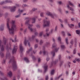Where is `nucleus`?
Instances as JSON below:
<instances>
[{
    "label": "nucleus",
    "instance_id": "nucleus-1",
    "mask_svg": "<svg viewBox=\"0 0 80 80\" xmlns=\"http://www.w3.org/2000/svg\"><path fill=\"white\" fill-rule=\"evenodd\" d=\"M11 23L12 24V26L11 28L10 27L8 28L9 31L10 35H13L14 34V31L16 29V26L14 24L15 23V21L12 20Z\"/></svg>",
    "mask_w": 80,
    "mask_h": 80
},
{
    "label": "nucleus",
    "instance_id": "nucleus-2",
    "mask_svg": "<svg viewBox=\"0 0 80 80\" xmlns=\"http://www.w3.org/2000/svg\"><path fill=\"white\" fill-rule=\"evenodd\" d=\"M25 20H26L25 22V24L27 25L28 26V28L31 31L33 32V29L32 28H30V27H33V24H30V22L32 20V18L30 17H27L25 18Z\"/></svg>",
    "mask_w": 80,
    "mask_h": 80
},
{
    "label": "nucleus",
    "instance_id": "nucleus-3",
    "mask_svg": "<svg viewBox=\"0 0 80 80\" xmlns=\"http://www.w3.org/2000/svg\"><path fill=\"white\" fill-rule=\"evenodd\" d=\"M12 62H13L12 63V70L13 71H15L17 69V65H16V62L15 61V59L13 57H12V59H10L9 63H11Z\"/></svg>",
    "mask_w": 80,
    "mask_h": 80
},
{
    "label": "nucleus",
    "instance_id": "nucleus-4",
    "mask_svg": "<svg viewBox=\"0 0 80 80\" xmlns=\"http://www.w3.org/2000/svg\"><path fill=\"white\" fill-rule=\"evenodd\" d=\"M2 41L0 40V47L1 48V51H0V55L1 56V58L3 57L4 54L3 53V52L4 51V47L3 45H1Z\"/></svg>",
    "mask_w": 80,
    "mask_h": 80
},
{
    "label": "nucleus",
    "instance_id": "nucleus-5",
    "mask_svg": "<svg viewBox=\"0 0 80 80\" xmlns=\"http://www.w3.org/2000/svg\"><path fill=\"white\" fill-rule=\"evenodd\" d=\"M46 14L49 16H50V17H52V18H55V17L56 18L57 17V15L55 14H52L49 12H47V13H46Z\"/></svg>",
    "mask_w": 80,
    "mask_h": 80
},
{
    "label": "nucleus",
    "instance_id": "nucleus-6",
    "mask_svg": "<svg viewBox=\"0 0 80 80\" xmlns=\"http://www.w3.org/2000/svg\"><path fill=\"white\" fill-rule=\"evenodd\" d=\"M7 52L6 53V56L7 58H10V57H11V55L10 54V53L9 52V49H8V47H7Z\"/></svg>",
    "mask_w": 80,
    "mask_h": 80
},
{
    "label": "nucleus",
    "instance_id": "nucleus-7",
    "mask_svg": "<svg viewBox=\"0 0 80 80\" xmlns=\"http://www.w3.org/2000/svg\"><path fill=\"white\" fill-rule=\"evenodd\" d=\"M50 24V22L49 21H47L46 20H44V24H43V26L44 27H48V26H49V25Z\"/></svg>",
    "mask_w": 80,
    "mask_h": 80
},
{
    "label": "nucleus",
    "instance_id": "nucleus-8",
    "mask_svg": "<svg viewBox=\"0 0 80 80\" xmlns=\"http://www.w3.org/2000/svg\"><path fill=\"white\" fill-rule=\"evenodd\" d=\"M18 48V47H17V46H16L15 45H14V47L12 51V53L13 54H14V53H15L17 52V50Z\"/></svg>",
    "mask_w": 80,
    "mask_h": 80
},
{
    "label": "nucleus",
    "instance_id": "nucleus-9",
    "mask_svg": "<svg viewBox=\"0 0 80 80\" xmlns=\"http://www.w3.org/2000/svg\"><path fill=\"white\" fill-rule=\"evenodd\" d=\"M48 65L47 64V63H46L44 64V71L43 72L44 73H45L47 72V70H48Z\"/></svg>",
    "mask_w": 80,
    "mask_h": 80
},
{
    "label": "nucleus",
    "instance_id": "nucleus-10",
    "mask_svg": "<svg viewBox=\"0 0 80 80\" xmlns=\"http://www.w3.org/2000/svg\"><path fill=\"white\" fill-rule=\"evenodd\" d=\"M19 49L20 52H21V55H22L23 50H24V48L23 47L22 44H20L19 46Z\"/></svg>",
    "mask_w": 80,
    "mask_h": 80
},
{
    "label": "nucleus",
    "instance_id": "nucleus-11",
    "mask_svg": "<svg viewBox=\"0 0 80 80\" xmlns=\"http://www.w3.org/2000/svg\"><path fill=\"white\" fill-rule=\"evenodd\" d=\"M58 51V50H57V49L55 48L54 49V50H53L51 52V54H52L53 57H55V52H57Z\"/></svg>",
    "mask_w": 80,
    "mask_h": 80
},
{
    "label": "nucleus",
    "instance_id": "nucleus-12",
    "mask_svg": "<svg viewBox=\"0 0 80 80\" xmlns=\"http://www.w3.org/2000/svg\"><path fill=\"white\" fill-rule=\"evenodd\" d=\"M23 12V10H20V9H18V12L19 13L18 15H17L15 16V17L16 18H18V17H20V14L22 13V12Z\"/></svg>",
    "mask_w": 80,
    "mask_h": 80
},
{
    "label": "nucleus",
    "instance_id": "nucleus-13",
    "mask_svg": "<svg viewBox=\"0 0 80 80\" xmlns=\"http://www.w3.org/2000/svg\"><path fill=\"white\" fill-rule=\"evenodd\" d=\"M28 43V45L30 47V42H28V41L26 39H25L24 40V45L25 46H26L27 43Z\"/></svg>",
    "mask_w": 80,
    "mask_h": 80
},
{
    "label": "nucleus",
    "instance_id": "nucleus-14",
    "mask_svg": "<svg viewBox=\"0 0 80 80\" xmlns=\"http://www.w3.org/2000/svg\"><path fill=\"white\" fill-rule=\"evenodd\" d=\"M58 59H56L55 61V62L52 61V62H51L52 65H55V64H57V63H58Z\"/></svg>",
    "mask_w": 80,
    "mask_h": 80
},
{
    "label": "nucleus",
    "instance_id": "nucleus-15",
    "mask_svg": "<svg viewBox=\"0 0 80 80\" xmlns=\"http://www.w3.org/2000/svg\"><path fill=\"white\" fill-rule=\"evenodd\" d=\"M16 8V7L15 6H14L13 7L10 8V10L11 12H13L15 11V9Z\"/></svg>",
    "mask_w": 80,
    "mask_h": 80
},
{
    "label": "nucleus",
    "instance_id": "nucleus-16",
    "mask_svg": "<svg viewBox=\"0 0 80 80\" xmlns=\"http://www.w3.org/2000/svg\"><path fill=\"white\" fill-rule=\"evenodd\" d=\"M3 43H4V44L5 45V44H6V43H7V39L5 38V37H3Z\"/></svg>",
    "mask_w": 80,
    "mask_h": 80
},
{
    "label": "nucleus",
    "instance_id": "nucleus-17",
    "mask_svg": "<svg viewBox=\"0 0 80 80\" xmlns=\"http://www.w3.org/2000/svg\"><path fill=\"white\" fill-rule=\"evenodd\" d=\"M10 20V18H8L7 19V28H9V20Z\"/></svg>",
    "mask_w": 80,
    "mask_h": 80
},
{
    "label": "nucleus",
    "instance_id": "nucleus-18",
    "mask_svg": "<svg viewBox=\"0 0 80 80\" xmlns=\"http://www.w3.org/2000/svg\"><path fill=\"white\" fill-rule=\"evenodd\" d=\"M61 49H65L66 48L65 46V45H63V44H61Z\"/></svg>",
    "mask_w": 80,
    "mask_h": 80
},
{
    "label": "nucleus",
    "instance_id": "nucleus-19",
    "mask_svg": "<svg viewBox=\"0 0 80 80\" xmlns=\"http://www.w3.org/2000/svg\"><path fill=\"white\" fill-rule=\"evenodd\" d=\"M4 24H2L0 27L1 31H3L4 30Z\"/></svg>",
    "mask_w": 80,
    "mask_h": 80
},
{
    "label": "nucleus",
    "instance_id": "nucleus-20",
    "mask_svg": "<svg viewBox=\"0 0 80 80\" xmlns=\"http://www.w3.org/2000/svg\"><path fill=\"white\" fill-rule=\"evenodd\" d=\"M42 53L44 55H48V52H46L45 50H43V51H42Z\"/></svg>",
    "mask_w": 80,
    "mask_h": 80
},
{
    "label": "nucleus",
    "instance_id": "nucleus-21",
    "mask_svg": "<svg viewBox=\"0 0 80 80\" xmlns=\"http://www.w3.org/2000/svg\"><path fill=\"white\" fill-rule=\"evenodd\" d=\"M32 50V48H30V49H29L28 51H27V54H29V53L31 52Z\"/></svg>",
    "mask_w": 80,
    "mask_h": 80
},
{
    "label": "nucleus",
    "instance_id": "nucleus-22",
    "mask_svg": "<svg viewBox=\"0 0 80 80\" xmlns=\"http://www.w3.org/2000/svg\"><path fill=\"white\" fill-rule=\"evenodd\" d=\"M61 37H59L58 38V40H59V41H60V43L61 44H64V43L63 42H61Z\"/></svg>",
    "mask_w": 80,
    "mask_h": 80
},
{
    "label": "nucleus",
    "instance_id": "nucleus-23",
    "mask_svg": "<svg viewBox=\"0 0 80 80\" xmlns=\"http://www.w3.org/2000/svg\"><path fill=\"white\" fill-rule=\"evenodd\" d=\"M8 75L10 77H11L12 76V72L11 71H9L8 73Z\"/></svg>",
    "mask_w": 80,
    "mask_h": 80
},
{
    "label": "nucleus",
    "instance_id": "nucleus-24",
    "mask_svg": "<svg viewBox=\"0 0 80 80\" xmlns=\"http://www.w3.org/2000/svg\"><path fill=\"white\" fill-rule=\"evenodd\" d=\"M15 40L14 41L12 39H11V40H12V42H17V36H16L15 37Z\"/></svg>",
    "mask_w": 80,
    "mask_h": 80
},
{
    "label": "nucleus",
    "instance_id": "nucleus-25",
    "mask_svg": "<svg viewBox=\"0 0 80 80\" xmlns=\"http://www.w3.org/2000/svg\"><path fill=\"white\" fill-rule=\"evenodd\" d=\"M32 23H34L35 22V18H32Z\"/></svg>",
    "mask_w": 80,
    "mask_h": 80
},
{
    "label": "nucleus",
    "instance_id": "nucleus-26",
    "mask_svg": "<svg viewBox=\"0 0 80 80\" xmlns=\"http://www.w3.org/2000/svg\"><path fill=\"white\" fill-rule=\"evenodd\" d=\"M5 2V3H12V1L11 0H6Z\"/></svg>",
    "mask_w": 80,
    "mask_h": 80
},
{
    "label": "nucleus",
    "instance_id": "nucleus-27",
    "mask_svg": "<svg viewBox=\"0 0 80 80\" xmlns=\"http://www.w3.org/2000/svg\"><path fill=\"white\" fill-rule=\"evenodd\" d=\"M70 10L71 11H72V12H71V13H72L73 14H74V13H75L74 12V9H73V8H71Z\"/></svg>",
    "mask_w": 80,
    "mask_h": 80
},
{
    "label": "nucleus",
    "instance_id": "nucleus-28",
    "mask_svg": "<svg viewBox=\"0 0 80 80\" xmlns=\"http://www.w3.org/2000/svg\"><path fill=\"white\" fill-rule=\"evenodd\" d=\"M24 60L26 61V62H29V60L28 59V58H24Z\"/></svg>",
    "mask_w": 80,
    "mask_h": 80
},
{
    "label": "nucleus",
    "instance_id": "nucleus-29",
    "mask_svg": "<svg viewBox=\"0 0 80 80\" xmlns=\"http://www.w3.org/2000/svg\"><path fill=\"white\" fill-rule=\"evenodd\" d=\"M74 43V42L73 41V39L71 40L70 42L71 45H73Z\"/></svg>",
    "mask_w": 80,
    "mask_h": 80
},
{
    "label": "nucleus",
    "instance_id": "nucleus-30",
    "mask_svg": "<svg viewBox=\"0 0 80 80\" xmlns=\"http://www.w3.org/2000/svg\"><path fill=\"white\" fill-rule=\"evenodd\" d=\"M54 73H55V70H52L51 72V75H54Z\"/></svg>",
    "mask_w": 80,
    "mask_h": 80
},
{
    "label": "nucleus",
    "instance_id": "nucleus-31",
    "mask_svg": "<svg viewBox=\"0 0 80 80\" xmlns=\"http://www.w3.org/2000/svg\"><path fill=\"white\" fill-rule=\"evenodd\" d=\"M77 41L76 40H75V43H74L75 47H77Z\"/></svg>",
    "mask_w": 80,
    "mask_h": 80
},
{
    "label": "nucleus",
    "instance_id": "nucleus-32",
    "mask_svg": "<svg viewBox=\"0 0 80 80\" xmlns=\"http://www.w3.org/2000/svg\"><path fill=\"white\" fill-rule=\"evenodd\" d=\"M68 38H66L65 39V40H66V43L67 44V45H68L69 43H68Z\"/></svg>",
    "mask_w": 80,
    "mask_h": 80
},
{
    "label": "nucleus",
    "instance_id": "nucleus-33",
    "mask_svg": "<svg viewBox=\"0 0 80 80\" xmlns=\"http://www.w3.org/2000/svg\"><path fill=\"white\" fill-rule=\"evenodd\" d=\"M52 46L53 48H54V47H55L57 46V44H56L55 42H54V43L53 44Z\"/></svg>",
    "mask_w": 80,
    "mask_h": 80
},
{
    "label": "nucleus",
    "instance_id": "nucleus-34",
    "mask_svg": "<svg viewBox=\"0 0 80 80\" xmlns=\"http://www.w3.org/2000/svg\"><path fill=\"white\" fill-rule=\"evenodd\" d=\"M43 43V40H41L40 41L39 44L42 45Z\"/></svg>",
    "mask_w": 80,
    "mask_h": 80
},
{
    "label": "nucleus",
    "instance_id": "nucleus-35",
    "mask_svg": "<svg viewBox=\"0 0 80 80\" xmlns=\"http://www.w3.org/2000/svg\"><path fill=\"white\" fill-rule=\"evenodd\" d=\"M43 32L42 31L40 32L39 33V36L42 37V35H43Z\"/></svg>",
    "mask_w": 80,
    "mask_h": 80
},
{
    "label": "nucleus",
    "instance_id": "nucleus-36",
    "mask_svg": "<svg viewBox=\"0 0 80 80\" xmlns=\"http://www.w3.org/2000/svg\"><path fill=\"white\" fill-rule=\"evenodd\" d=\"M76 32L77 34H80V32L79 30H76Z\"/></svg>",
    "mask_w": 80,
    "mask_h": 80
},
{
    "label": "nucleus",
    "instance_id": "nucleus-37",
    "mask_svg": "<svg viewBox=\"0 0 80 80\" xmlns=\"http://www.w3.org/2000/svg\"><path fill=\"white\" fill-rule=\"evenodd\" d=\"M32 40H35V36L34 35H32Z\"/></svg>",
    "mask_w": 80,
    "mask_h": 80
},
{
    "label": "nucleus",
    "instance_id": "nucleus-38",
    "mask_svg": "<svg viewBox=\"0 0 80 80\" xmlns=\"http://www.w3.org/2000/svg\"><path fill=\"white\" fill-rule=\"evenodd\" d=\"M62 35H63V37H65V32L62 31Z\"/></svg>",
    "mask_w": 80,
    "mask_h": 80
},
{
    "label": "nucleus",
    "instance_id": "nucleus-39",
    "mask_svg": "<svg viewBox=\"0 0 80 80\" xmlns=\"http://www.w3.org/2000/svg\"><path fill=\"white\" fill-rule=\"evenodd\" d=\"M38 28H40V25L39 24H38L36 26Z\"/></svg>",
    "mask_w": 80,
    "mask_h": 80
},
{
    "label": "nucleus",
    "instance_id": "nucleus-40",
    "mask_svg": "<svg viewBox=\"0 0 80 80\" xmlns=\"http://www.w3.org/2000/svg\"><path fill=\"white\" fill-rule=\"evenodd\" d=\"M32 10L33 12H35L36 10H37V8H33Z\"/></svg>",
    "mask_w": 80,
    "mask_h": 80
},
{
    "label": "nucleus",
    "instance_id": "nucleus-41",
    "mask_svg": "<svg viewBox=\"0 0 80 80\" xmlns=\"http://www.w3.org/2000/svg\"><path fill=\"white\" fill-rule=\"evenodd\" d=\"M32 58L33 60H36V59L35 58L34 56H32Z\"/></svg>",
    "mask_w": 80,
    "mask_h": 80
},
{
    "label": "nucleus",
    "instance_id": "nucleus-42",
    "mask_svg": "<svg viewBox=\"0 0 80 80\" xmlns=\"http://www.w3.org/2000/svg\"><path fill=\"white\" fill-rule=\"evenodd\" d=\"M16 7H20V4H16Z\"/></svg>",
    "mask_w": 80,
    "mask_h": 80
},
{
    "label": "nucleus",
    "instance_id": "nucleus-43",
    "mask_svg": "<svg viewBox=\"0 0 80 80\" xmlns=\"http://www.w3.org/2000/svg\"><path fill=\"white\" fill-rule=\"evenodd\" d=\"M5 4V1H2L1 2L0 4L1 5H3V4Z\"/></svg>",
    "mask_w": 80,
    "mask_h": 80
},
{
    "label": "nucleus",
    "instance_id": "nucleus-44",
    "mask_svg": "<svg viewBox=\"0 0 80 80\" xmlns=\"http://www.w3.org/2000/svg\"><path fill=\"white\" fill-rule=\"evenodd\" d=\"M48 75L46 76L45 77V80H48Z\"/></svg>",
    "mask_w": 80,
    "mask_h": 80
},
{
    "label": "nucleus",
    "instance_id": "nucleus-45",
    "mask_svg": "<svg viewBox=\"0 0 80 80\" xmlns=\"http://www.w3.org/2000/svg\"><path fill=\"white\" fill-rule=\"evenodd\" d=\"M58 11H59V12L61 13H62V9L61 8H59L58 9Z\"/></svg>",
    "mask_w": 80,
    "mask_h": 80
},
{
    "label": "nucleus",
    "instance_id": "nucleus-46",
    "mask_svg": "<svg viewBox=\"0 0 80 80\" xmlns=\"http://www.w3.org/2000/svg\"><path fill=\"white\" fill-rule=\"evenodd\" d=\"M70 6L71 7H75V6H74V5H73V4L72 3H70Z\"/></svg>",
    "mask_w": 80,
    "mask_h": 80
},
{
    "label": "nucleus",
    "instance_id": "nucleus-47",
    "mask_svg": "<svg viewBox=\"0 0 80 80\" xmlns=\"http://www.w3.org/2000/svg\"><path fill=\"white\" fill-rule=\"evenodd\" d=\"M73 54H75L76 53V49H75L73 51Z\"/></svg>",
    "mask_w": 80,
    "mask_h": 80
},
{
    "label": "nucleus",
    "instance_id": "nucleus-48",
    "mask_svg": "<svg viewBox=\"0 0 80 80\" xmlns=\"http://www.w3.org/2000/svg\"><path fill=\"white\" fill-rule=\"evenodd\" d=\"M46 59H47V61L48 62V60H50V58H49L48 56V57Z\"/></svg>",
    "mask_w": 80,
    "mask_h": 80
},
{
    "label": "nucleus",
    "instance_id": "nucleus-49",
    "mask_svg": "<svg viewBox=\"0 0 80 80\" xmlns=\"http://www.w3.org/2000/svg\"><path fill=\"white\" fill-rule=\"evenodd\" d=\"M40 16L41 17H43V12L41 13L40 14Z\"/></svg>",
    "mask_w": 80,
    "mask_h": 80
},
{
    "label": "nucleus",
    "instance_id": "nucleus-50",
    "mask_svg": "<svg viewBox=\"0 0 80 80\" xmlns=\"http://www.w3.org/2000/svg\"><path fill=\"white\" fill-rule=\"evenodd\" d=\"M37 47H38V44H35V45L34 46V48H37Z\"/></svg>",
    "mask_w": 80,
    "mask_h": 80
},
{
    "label": "nucleus",
    "instance_id": "nucleus-51",
    "mask_svg": "<svg viewBox=\"0 0 80 80\" xmlns=\"http://www.w3.org/2000/svg\"><path fill=\"white\" fill-rule=\"evenodd\" d=\"M57 26H56L55 27V30L54 32H57Z\"/></svg>",
    "mask_w": 80,
    "mask_h": 80
},
{
    "label": "nucleus",
    "instance_id": "nucleus-52",
    "mask_svg": "<svg viewBox=\"0 0 80 80\" xmlns=\"http://www.w3.org/2000/svg\"><path fill=\"white\" fill-rule=\"evenodd\" d=\"M75 60L77 61V62H80V60L77 58H75Z\"/></svg>",
    "mask_w": 80,
    "mask_h": 80
},
{
    "label": "nucleus",
    "instance_id": "nucleus-53",
    "mask_svg": "<svg viewBox=\"0 0 80 80\" xmlns=\"http://www.w3.org/2000/svg\"><path fill=\"white\" fill-rule=\"evenodd\" d=\"M71 20H72V22H73L75 20V18H71Z\"/></svg>",
    "mask_w": 80,
    "mask_h": 80
},
{
    "label": "nucleus",
    "instance_id": "nucleus-54",
    "mask_svg": "<svg viewBox=\"0 0 80 80\" xmlns=\"http://www.w3.org/2000/svg\"><path fill=\"white\" fill-rule=\"evenodd\" d=\"M41 60V59H40V58H39L38 59V63H39V62H40Z\"/></svg>",
    "mask_w": 80,
    "mask_h": 80
},
{
    "label": "nucleus",
    "instance_id": "nucleus-55",
    "mask_svg": "<svg viewBox=\"0 0 80 80\" xmlns=\"http://www.w3.org/2000/svg\"><path fill=\"white\" fill-rule=\"evenodd\" d=\"M48 31H49V28H46V33H47V32H48Z\"/></svg>",
    "mask_w": 80,
    "mask_h": 80
},
{
    "label": "nucleus",
    "instance_id": "nucleus-56",
    "mask_svg": "<svg viewBox=\"0 0 80 80\" xmlns=\"http://www.w3.org/2000/svg\"><path fill=\"white\" fill-rule=\"evenodd\" d=\"M58 4H59V5H61L62 3V2H61V1H59L58 2Z\"/></svg>",
    "mask_w": 80,
    "mask_h": 80
},
{
    "label": "nucleus",
    "instance_id": "nucleus-57",
    "mask_svg": "<svg viewBox=\"0 0 80 80\" xmlns=\"http://www.w3.org/2000/svg\"><path fill=\"white\" fill-rule=\"evenodd\" d=\"M46 45H50V42H47Z\"/></svg>",
    "mask_w": 80,
    "mask_h": 80
},
{
    "label": "nucleus",
    "instance_id": "nucleus-58",
    "mask_svg": "<svg viewBox=\"0 0 80 80\" xmlns=\"http://www.w3.org/2000/svg\"><path fill=\"white\" fill-rule=\"evenodd\" d=\"M4 63H5V59H3L2 61V64H3Z\"/></svg>",
    "mask_w": 80,
    "mask_h": 80
},
{
    "label": "nucleus",
    "instance_id": "nucleus-59",
    "mask_svg": "<svg viewBox=\"0 0 80 80\" xmlns=\"http://www.w3.org/2000/svg\"><path fill=\"white\" fill-rule=\"evenodd\" d=\"M38 32H35L34 33V34L35 35H36V36L38 35Z\"/></svg>",
    "mask_w": 80,
    "mask_h": 80
},
{
    "label": "nucleus",
    "instance_id": "nucleus-60",
    "mask_svg": "<svg viewBox=\"0 0 80 80\" xmlns=\"http://www.w3.org/2000/svg\"><path fill=\"white\" fill-rule=\"evenodd\" d=\"M22 7H27V5L26 4H23L22 5Z\"/></svg>",
    "mask_w": 80,
    "mask_h": 80
},
{
    "label": "nucleus",
    "instance_id": "nucleus-61",
    "mask_svg": "<svg viewBox=\"0 0 80 80\" xmlns=\"http://www.w3.org/2000/svg\"><path fill=\"white\" fill-rule=\"evenodd\" d=\"M0 75H3V73L2 72H1V71H0Z\"/></svg>",
    "mask_w": 80,
    "mask_h": 80
},
{
    "label": "nucleus",
    "instance_id": "nucleus-62",
    "mask_svg": "<svg viewBox=\"0 0 80 80\" xmlns=\"http://www.w3.org/2000/svg\"><path fill=\"white\" fill-rule=\"evenodd\" d=\"M2 80H8L7 78L6 77H5L4 79H2Z\"/></svg>",
    "mask_w": 80,
    "mask_h": 80
},
{
    "label": "nucleus",
    "instance_id": "nucleus-63",
    "mask_svg": "<svg viewBox=\"0 0 80 80\" xmlns=\"http://www.w3.org/2000/svg\"><path fill=\"white\" fill-rule=\"evenodd\" d=\"M51 3L53 2V0H49Z\"/></svg>",
    "mask_w": 80,
    "mask_h": 80
},
{
    "label": "nucleus",
    "instance_id": "nucleus-64",
    "mask_svg": "<svg viewBox=\"0 0 80 80\" xmlns=\"http://www.w3.org/2000/svg\"><path fill=\"white\" fill-rule=\"evenodd\" d=\"M33 52L35 54V53H36V52H37V50H35L34 51H33Z\"/></svg>",
    "mask_w": 80,
    "mask_h": 80
}]
</instances>
